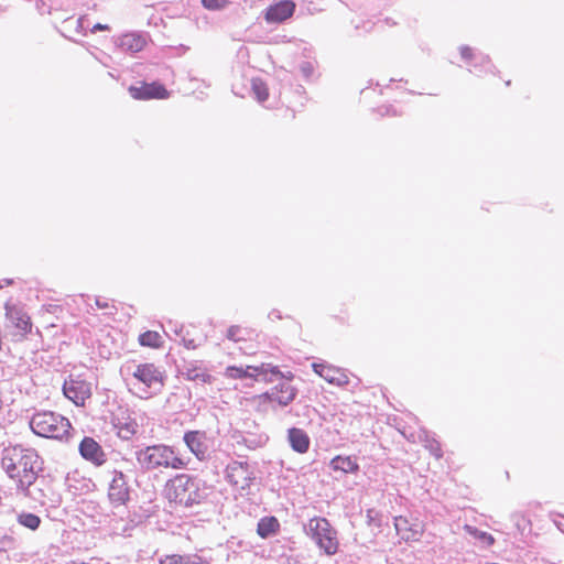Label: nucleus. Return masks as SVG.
Masks as SVG:
<instances>
[{"label": "nucleus", "mask_w": 564, "mask_h": 564, "mask_svg": "<svg viewBox=\"0 0 564 564\" xmlns=\"http://www.w3.org/2000/svg\"><path fill=\"white\" fill-rule=\"evenodd\" d=\"M63 393L74 404L83 406L91 395V386L86 380L70 377L64 382Z\"/></svg>", "instance_id": "9"}, {"label": "nucleus", "mask_w": 564, "mask_h": 564, "mask_svg": "<svg viewBox=\"0 0 564 564\" xmlns=\"http://www.w3.org/2000/svg\"><path fill=\"white\" fill-rule=\"evenodd\" d=\"M2 468L17 482L18 489L26 491L42 469L40 456L34 449L15 446L4 452Z\"/></svg>", "instance_id": "1"}, {"label": "nucleus", "mask_w": 564, "mask_h": 564, "mask_svg": "<svg viewBox=\"0 0 564 564\" xmlns=\"http://www.w3.org/2000/svg\"><path fill=\"white\" fill-rule=\"evenodd\" d=\"M106 30H109V26L107 24L96 23L91 29V33H96L97 31H106Z\"/></svg>", "instance_id": "39"}, {"label": "nucleus", "mask_w": 564, "mask_h": 564, "mask_svg": "<svg viewBox=\"0 0 564 564\" xmlns=\"http://www.w3.org/2000/svg\"><path fill=\"white\" fill-rule=\"evenodd\" d=\"M66 485L74 495H80L88 492L93 488L90 479L82 477L78 473L68 474L66 478Z\"/></svg>", "instance_id": "23"}, {"label": "nucleus", "mask_w": 564, "mask_h": 564, "mask_svg": "<svg viewBox=\"0 0 564 564\" xmlns=\"http://www.w3.org/2000/svg\"><path fill=\"white\" fill-rule=\"evenodd\" d=\"M308 530L313 540L327 555H333L338 550L336 531L325 518H313L308 521Z\"/></svg>", "instance_id": "6"}, {"label": "nucleus", "mask_w": 564, "mask_h": 564, "mask_svg": "<svg viewBox=\"0 0 564 564\" xmlns=\"http://www.w3.org/2000/svg\"><path fill=\"white\" fill-rule=\"evenodd\" d=\"M227 337L234 341L246 340L250 337V332L239 326H231L227 332Z\"/></svg>", "instance_id": "33"}, {"label": "nucleus", "mask_w": 564, "mask_h": 564, "mask_svg": "<svg viewBox=\"0 0 564 564\" xmlns=\"http://www.w3.org/2000/svg\"><path fill=\"white\" fill-rule=\"evenodd\" d=\"M278 529V520L274 517H265L258 522L257 532L261 538L267 539L274 534Z\"/></svg>", "instance_id": "26"}, {"label": "nucleus", "mask_w": 564, "mask_h": 564, "mask_svg": "<svg viewBox=\"0 0 564 564\" xmlns=\"http://www.w3.org/2000/svg\"><path fill=\"white\" fill-rule=\"evenodd\" d=\"M182 341H183V345L187 348V349H195L197 348L200 343H196L195 339L193 338H185V337H182Z\"/></svg>", "instance_id": "36"}, {"label": "nucleus", "mask_w": 564, "mask_h": 564, "mask_svg": "<svg viewBox=\"0 0 564 564\" xmlns=\"http://www.w3.org/2000/svg\"><path fill=\"white\" fill-rule=\"evenodd\" d=\"M120 375L129 391L141 399L150 398L163 386V372L154 364L130 360L120 367Z\"/></svg>", "instance_id": "2"}, {"label": "nucleus", "mask_w": 564, "mask_h": 564, "mask_svg": "<svg viewBox=\"0 0 564 564\" xmlns=\"http://www.w3.org/2000/svg\"><path fill=\"white\" fill-rule=\"evenodd\" d=\"M313 369L332 384L345 386L349 382L348 376L343 369L324 364H313Z\"/></svg>", "instance_id": "17"}, {"label": "nucleus", "mask_w": 564, "mask_h": 564, "mask_svg": "<svg viewBox=\"0 0 564 564\" xmlns=\"http://www.w3.org/2000/svg\"><path fill=\"white\" fill-rule=\"evenodd\" d=\"M295 10V3L291 0H282L270 6L264 14L268 23H281L292 17Z\"/></svg>", "instance_id": "13"}, {"label": "nucleus", "mask_w": 564, "mask_h": 564, "mask_svg": "<svg viewBox=\"0 0 564 564\" xmlns=\"http://www.w3.org/2000/svg\"><path fill=\"white\" fill-rule=\"evenodd\" d=\"M79 453L93 464L100 466L106 462V454L93 437H84L79 444Z\"/></svg>", "instance_id": "14"}, {"label": "nucleus", "mask_w": 564, "mask_h": 564, "mask_svg": "<svg viewBox=\"0 0 564 564\" xmlns=\"http://www.w3.org/2000/svg\"><path fill=\"white\" fill-rule=\"evenodd\" d=\"M147 37L139 33H127L119 37L118 45L127 52L137 53L144 48Z\"/></svg>", "instance_id": "21"}, {"label": "nucleus", "mask_w": 564, "mask_h": 564, "mask_svg": "<svg viewBox=\"0 0 564 564\" xmlns=\"http://www.w3.org/2000/svg\"><path fill=\"white\" fill-rule=\"evenodd\" d=\"M251 90L259 102H263L268 99V87L262 79L253 78L251 80Z\"/></svg>", "instance_id": "29"}, {"label": "nucleus", "mask_w": 564, "mask_h": 564, "mask_svg": "<svg viewBox=\"0 0 564 564\" xmlns=\"http://www.w3.org/2000/svg\"><path fill=\"white\" fill-rule=\"evenodd\" d=\"M460 55L464 59H469L473 56L471 48L468 46L460 47Z\"/></svg>", "instance_id": "37"}, {"label": "nucleus", "mask_w": 564, "mask_h": 564, "mask_svg": "<svg viewBox=\"0 0 564 564\" xmlns=\"http://www.w3.org/2000/svg\"><path fill=\"white\" fill-rule=\"evenodd\" d=\"M228 482L238 491H248L256 476L254 469L246 462H231L226 468Z\"/></svg>", "instance_id": "7"}, {"label": "nucleus", "mask_w": 564, "mask_h": 564, "mask_svg": "<svg viewBox=\"0 0 564 564\" xmlns=\"http://www.w3.org/2000/svg\"><path fill=\"white\" fill-rule=\"evenodd\" d=\"M4 308L6 317L22 333L23 336L31 332V318L22 308L8 303Z\"/></svg>", "instance_id": "18"}, {"label": "nucleus", "mask_w": 564, "mask_h": 564, "mask_svg": "<svg viewBox=\"0 0 564 564\" xmlns=\"http://www.w3.org/2000/svg\"><path fill=\"white\" fill-rule=\"evenodd\" d=\"M393 524L400 540L410 543L417 542L424 533V527L419 523H411L403 516L394 517Z\"/></svg>", "instance_id": "10"}, {"label": "nucleus", "mask_w": 564, "mask_h": 564, "mask_svg": "<svg viewBox=\"0 0 564 564\" xmlns=\"http://www.w3.org/2000/svg\"><path fill=\"white\" fill-rule=\"evenodd\" d=\"M139 343L142 346L158 348L161 346V336L156 332L148 330L139 336Z\"/></svg>", "instance_id": "30"}, {"label": "nucleus", "mask_w": 564, "mask_h": 564, "mask_svg": "<svg viewBox=\"0 0 564 564\" xmlns=\"http://www.w3.org/2000/svg\"><path fill=\"white\" fill-rule=\"evenodd\" d=\"M252 371L256 373L254 380H261L267 383L272 382L274 378L293 379V375L291 372L283 373L276 366L271 364L253 366Z\"/></svg>", "instance_id": "19"}, {"label": "nucleus", "mask_w": 564, "mask_h": 564, "mask_svg": "<svg viewBox=\"0 0 564 564\" xmlns=\"http://www.w3.org/2000/svg\"><path fill=\"white\" fill-rule=\"evenodd\" d=\"M138 464L147 469L158 468L182 469L184 460L176 455L171 446L164 444L150 445L135 452Z\"/></svg>", "instance_id": "3"}, {"label": "nucleus", "mask_w": 564, "mask_h": 564, "mask_svg": "<svg viewBox=\"0 0 564 564\" xmlns=\"http://www.w3.org/2000/svg\"><path fill=\"white\" fill-rule=\"evenodd\" d=\"M160 564H208L203 557L191 554V555H166L160 560Z\"/></svg>", "instance_id": "25"}, {"label": "nucleus", "mask_w": 564, "mask_h": 564, "mask_svg": "<svg viewBox=\"0 0 564 564\" xmlns=\"http://www.w3.org/2000/svg\"><path fill=\"white\" fill-rule=\"evenodd\" d=\"M131 96L134 99H165L170 93L160 83L142 84L140 87H130Z\"/></svg>", "instance_id": "12"}, {"label": "nucleus", "mask_w": 564, "mask_h": 564, "mask_svg": "<svg viewBox=\"0 0 564 564\" xmlns=\"http://www.w3.org/2000/svg\"><path fill=\"white\" fill-rule=\"evenodd\" d=\"M111 423L117 435L122 440H130L138 431L135 420L123 411L120 414H115Z\"/></svg>", "instance_id": "15"}, {"label": "nucleus", "mask_w": 564, "mask_h": 564, "mask_svg": "<svg viewBox=\"0 0 564 564\" xmlns=\"http://www.w3.org/2000/svg\"><path fill=\"white\" fill-rule=\"evenodd\" d=\"M205 8L210 10L221 9L226 6V0H202Z\"/></svg>", "instance_id": "35"}, {"label": "nucleus", "mask_w": 564, "mask_h": 564, "mask_svg": "<svg viewBox=\"0 0 564 564\" xmlns=\"http://www.w3.org/2000/svg\"><path fill=\"white\" fill-rule=\"evenodd\" d=\"M366 518L369 527H372L373 529H379L381 527V517L376 510L369 509Z\"/></svg>", "instance_id": "34"}, {"label": "nucleus", "mask_w": 564, "mask_h": 564, "mask_svg": "<svg viewBox=\"0 0 564 564\" xmlns=\"http://www.w3.org/2000/svg\"><path fill=\"white\" fill-rule=\"evenodd\" d=\"M557 528L564 533V518L555 522Z\"/></svg>", "instance_id": "40"}, {"label": "nucleus", "mask_w": 564, "mask_h": 564, "mask_svg": "<svg viewBox=\"0 0 564 564\" xmlns=\"http://www.w3.org/2000/svg\"><path fill=\"white\" fill-rule=\"evenodd\" d=\"M165 496L170 501L184 507H192L204 499L198 482L186 474L177 475L166 482Z\"/></svg>", "instance_id": "4"}, {"label": "nucleus", "mask_w": 564, "mask_h": 564, "mask_svg": "<svg viewBox=\"0 0 564 564\" xmlns=\"http://www.w3.org/2000/svg\"><path fill=\"white\" fill-rule=\"evenodd\" d=\"M2 288V284L0 283V289Z\"/></svg>", "instance_id": "42"}, {"label": "nucleus", "mask_w": 564, "mask_h": 564, "mask_svg": "<svg viewBox=\"0 0 564 564\" xmlns=\"http://www.w3.org/2000/svg\"><path fill=\"white\" fill-rule=\"evenodd\" d=\"M464 530H465V532H466L468 535H470V536H473V538H475V539H477V540L481 541V542H482L485 545H487V546L492 545V544H494V542H495V539H494V536H492L491 534H489V533H487V532H485V531H480V530H478V529H477V528H475V527H471V525L466 524V525L464 527Z\"/></svg>", "instance_id": "28"}, {"label": "nucleus", "mask_w": 564, "mask_h": 564, "mask_svg": "<svg viewBox=\"0 0 564 564\" xmlns=\"http://www.w3.org/2000/svg\"><path fill=\"white\" fill-rule=\"evenodd\" d=\"M186 446L188 449L199 459H205L207 452H208V445H207V438L205 433L199 431H189L184 434L183 437Z\"/></svg>", "instance_id": "16"}, {"label": "nucleus", "mask_w": 564, "mask_h": 564, "mask_svg": "<svg viewBox=\"0 0 564 564\" xmlns=\"http://www.w3.org/2000/svg\"><path fill=\"white\" fill-rule=\"evenodd\" d=\"M95 304H96V307L99 308V310H105V308H108L110 306L108 301L102 300L100 297L96 299Z\"/></svg>", "instance_id": "38"}, {"label": "nucleus", "mask_w": 564, "mask_h": 564, "mask_svg": "<svg viewBox=\"0 0 564 564\" xmlns=\"http://www.w3.org/2000/svg\"><path fill=\"white\" fill-rule=\"evenodd\" d=\"M173 330H174V333H175L176 335H180V333H181L182 328L178 330V329L175 327V328H173Z\"/></svg>", "instance_id": "41"}, {"label": "nucleus", "mask_w": 564, "mask_h": 564, "mask_svg": "<svg viewBox=\"0 0 564 564\" xmlns=\"http://www.w3.org/2000/svg\"><path fill=\"white\" fill-rule=\"evenodd\" d=\"M330 468L336 471H341L345 474H354L359 470V465L356 459L350 456H336L330 460Z\"/></svg>", "instance_id": "24"}, {"label": "nucleus", "mask_w": 564, "mask_h": 564, "mask_svg": "<svg viewBox=\"0 0 564 564\" xmlns=\"http://www.w3.org/2000/svg\"><path fill=\"white\" fill-rule=\"evenodd\" d=\"M253 366L237 367L229 366L225 370V376L230 379H243V378H256V373L252 371Z\"/></svg>", "instance_id": "27"}, {"label": "nucleus", "mask_w": 564, "mask_h": 564, "mask_svg": "<svg viewBox=\"0 0 564 564\" xmlns=\"http://www.w3.org/2000/svg\"><path fill=\"white\" fill-rule=\"evenodd\" d=\"M108 497L111 503L121 506L129 499V487L126 476L121 471H113V476L108 489Z\"/></svg>", "instance_id": "11"}, {"label": "nucleus", "mask_w": 564, "mask_h": 564, "mask_svg": "<svg viewBox=\"0 0 564 564\" xmlns=\"http://www.w3.org/2000/svg\"><path fill=\"white\" fill-rule=\"evenodd\" d=\"M30 427L39 436L62 440L68 435L70 423L53 411H40L32 415Z\"/></svg>", "instance_id": "5"}, {"label": "nucleus", "mask_w": 564, "mask_h": 564, "mask_svg": "<svg viewBox=\"0 0 564 564\" xmlns=\"http://www.w3.org/2000/svg\"><path fill=\"white\" fill-rule=\"evenodd\" d=\"M419 438L424 443L425 448H427L436 458L442 456V451L438 442L432 440L426 431H421L419 434Z\"/></svg>", "instance_id": "31"}, {"label": "nucleus", "mask_w": 564, "mask_h": 564, "mask_svg": "<svg viewBox=\"0 0 564 564\" xmlns=\"http://www.w3.org/2000/svg\"><path fill=\"white\" fill-rule=\"evenodd\" d=\"M280 382L274 386L270 391H267L257 398L259 400L276 403L279 406H288L294 401L297 395V389L291 384V380Z\"/></svg>", "instance_id": "8"}, {"label": "nucleus", "mask_w": 564, "mask_h": 564, "mask_svg": "<svg viewBox=\"0 0 564 564\" xmlns=\"http://www.w3.org/2000/svg\"><path fill=\"white\" fill-rule=\"evenodd\" d=\"M288 441L292 449L300 454L306 453L311 444L307 433L304 430L297 427L289 429Z\"/></svg>", "instance_id": "20"}, {"label": "nucleus", "mask_w": 564, "mask_h": 564, "mask_svg": "<svg viewBox=\"0 0 564 564\" xmlns=\"http://www.w3.org/2000/svg\"><path fill=\"white\" fill-rule=\"evenodd\" d=\"M18 522L30 530H36L41 523V519L34 513L22 512L18 516Z\"/></svg>", "instance_id": "32"}, {"label": "nucleus", "mask_w": 564, "mask_h": 564, "mask_svg": "<svg viewBox=\"0 0 564 564\" xmlns=\"http://www.w3.org/2000/svg\"><path fill=\"white\" fill-rule=\"evenodd\" d=\"M183 376L191 381H198L202 383H210L213 377L208 371L197 362H188L183 370Z\"/></svg>", "instance_id": "22"}]
</instances>
